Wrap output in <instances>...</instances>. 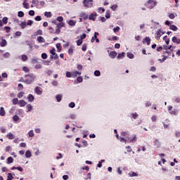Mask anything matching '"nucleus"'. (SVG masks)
<instances>
[{
  "mask_svg": "<svg viewBox=\"0 0 180 180\" xmlns=\"http://www.w3.org/2000/svg\"><path fill=\"white\" fill-rule=\"evenodd\" d=\"M76 23H77V22H75V21H73V20H69V22H68V25H69L70 26H72V27H74Z\"/></svg>",
  "mask_w": 180,
  "mask_h": 180,
  "instance_id": "nucleus-33",
  "label": "nucleus"
},
{
  "mask_svg": "<svg viewBox=\"0 0 180 180\" xmlns=\"http://www.w3.org/2000/svg\"><path fill=\"white\" fill-rule=\"evenodd\" d=\"M35 35H43V31L41 30H37V32H35Z\"/></svg>",
  "mask_w": 180,
  "mask_h": 180,
  "instance_id": "nucleus-39",
  "label": "nucleus"
},
{
  "mask_svg": "<svg viewBox=\"0 0 180 180\" xmlns=\"http://www.w3.org/2000/svg\"><path fill=\"white\" fill-rule=\"evenodd\" d=\"M20 26L22 29H25V27H27V25L25 22H22L20 24Z\"/></svg>",
  "mask_w": 180,
  "mask_h": 180,
  "instance_id": "nucleus-30",
  "label": "nucleus"
},
{
  "mask_svg": "<svg viewBox=\"0 0 180 180\" xmlns=\"http://www.w3.org/2000/svg\"><path fill=\"white\" fill-rule=\"evenodd\" d=\"M28 26H32L34 24V21L32 20H28V22L26 23Z\"/></svg>",
  "mask_w": 180,
  "mask_h": 180,
  "instance_id": "nucleus-62",
  "label": "nucleus"
},
{
  "mask_svg": "<svg viewBox=\"0 0 180 180\" xmlns=\"http://www.w3.org/2000/svg\"><path fill=\"white\" fill-rule=\"evenodd\" d=\"M120 30V27L117 26L113 28V32L114 33H117L119 32Z\"/></svg>",
  "mask_w": 180,
  "mask_h": 180,
  "instance_id": "nucleus-52",
  "label": "nucleus"
},
{
  "mask_svg": "<svg viewBox=\"0 0 180 180\" xmlns=\"http://www.w3.org/2000/svg\"><path fill=\"white\" fill-rule=\"evenodd\" d=\"M25 156L27 158H29L30 157H32V153L30 150H27L25 152Z\"/></svg>",
  "mask_w": 180,
  "mask_h": 180,
  "instance_id": "nucleus-26",
  "label": "nucleus"
},
{
  "mask_svg": "<svg viewBox=\"0 0 180 180\" xmlns=\"http://www.w3.org/2000/svg\"><path fill=\"white\" fill-rule=\"evenodd\" d=\"M77 81L78 83H82L83 82V79H82V77H78L77 78Z\"/></svg>",
  "mask_w": 180,
  "mask_h": 180,
  "instance_id": "nucleus-61",
  "label": "nucleus"
},
{
  "mask_svg": "<svg viewBox=\"0 0 180 180\" xmlns=\"http://www.w3.org/2000/svg\"><path fill=\"white\" fill-rule=\"evenodd\" d=\"M144 42L147 43V45H150V38L148 37H146L144 39Z\"/></svg>",
  "mask_w": 180,
  "mask_h": 180,
  "instance_id": "nucleus-27",
  "label": "nucleus"
},
{
  "mask_svg": "<svg viewBox=\"0 0 180 180\" xmlns=\"http://www.w3.org/2000/svg\"><path fill=\"white\" fill-rule=\"evenodd\" d=\"M167 59H168V56L163 55V58L162 59H159L158 60L160 61L161 63H162V62L165 61Z\"/></svg>",
  "mask_w": 180,
  "mask_h": 180,
  "instance_id": "nucleus-34",
  "label": "nucleus"
},
{
  "mask_svg": "<svg viewBox=\"0 0 180 180\" xmlns=\"http://www.w3.org/2000/svg\"><path fill=\"white\" fill-rule=\"evenodd\" d=\"M171 115H177V110L176 109H174L170 112Z\"/></svg>",
  "mask_w": 180,
  "mask_h": 180,
  "instance_id": "nucleus-56",
  "label": "nucleus"
},
{
  "mask_svg": "<svg viewBox=\"0 0 180 180\" xmlns=\"http://www.w3.org/2000/svg\"><path fill=\"white\" fill-rule=\"evenodd\" d=\"M49 30L50 31V34H57V33H56V31L54 30L53 27L49 26Z\"/></svg>",
  "mask_w": 180,
  "mask_h": 180,
  "instance_id": "nucleus-24",
  "label": "nucleus"
},
{
  "mask_svg": "<svg viewBox=\"0 0 180 180\" xmlns=\"http://www.w3.org/2000/svg\"><path fill=\"white\" fill-rule=\"evenodd\" d=\"M56 48H57V51H58V52L62 51V46H61V44L58 43V44H56Z\"/></svg>",
  "mask_w": 180,
  "mask_h": 180,
  "instance_id": "nucleus-19",
  "label": "nucleus"
},
{
  "mask_svg": "<svg viewBox=\"0 0 180 180\" xmlns=\"http://www.w3.org/2000/svg\"><path fill=\"white\" fill-rule=\"evenodd\" d=\"M26 109H27V112H30L33 109V107L32 106L31 104H27Z\"/></svg>",
  "mask_w": 180,
  "mask_h": 180,
  "instance_id": "nucleus-20",
  "label": "nucleus"
},
{
  "mask_svg": "<svg viewBox=\"0 0 180 180\" xmlns=\"http://www.w3.org/2000/svg\"><path fill=\"white\" fill-rule=\"evenodd\" d=\"M124 55H125V53L123 52L122 53H119L117 55V59L120 60V59H123L124 58Z\"/></svg>",
  "mask_w": 180,
  "mask_h": 180,
  "instance_id": "nucleus-23",
  "label": "nucleus"
},
{
  "mask_svg": "<svg viewBox=\"0 0 180 180\" xmlns=\"http://www.w3.org/2000/svg\"><path fill=\"white\" fill-rule=\"evenodd\" d=\"M127 139L129 143H134L137 141V136L135 134H132L131 137H127Z\"/></svg>",
  "mask_w": 180,
  "mask_h": 180,
  "instance_id": "nucleus-7",
  "label": "nucleus"
},
{
  "mask_svg": "<svg viewBox=\"0 0 180 180\" xmlns=\"http://www.w3.org/2000/svg\"><path fill=\"white\" fill-rule=\"evenodd\" d=\"M172 41L173 43H176L177 44H180V39L176 37H174L173 38H172Z\"/></svg>",
  "mask_w": 180,
  "mask_h": 180,
  "instance_id": "nucleus-11",
  "label": "nucleus"
},
{
  "mask_svg": "<svg viewBox=\"0 0 180 180\" xmlns=\"http://www.w3.org/2000/svg\"><path fill=\"white\" fill-rule=\"evenodd\" d=\"M129 176H131V177H134V176H139V174H137L136 172H132L131 173H129Z\"/></svg>",
  "mask_w": 180,
  "mask_h": 180,
  "instance_id": "nucleus-53",
  "label": "nucleus"
},
{
  "mask_svg": "<svg viewBox=\"0 0 180 180\" xmlns=\"http://www.w3.org/2000/svg\"><path fill=\"white\" fill-rule=\"evenodd\" d=\"M29 15H30V16H34V15H35L34 11H33V10L30 11Z\"/></svg>",
  "mask_w": 180,
  "mask_h": 180,
  "instance_id": "nucleus-64",
  "label": "nucleus"
},
{
  "mask_svg": "<svg viewBox=\"0 0 180 180\" xmlns=\"http://www.w3.org/2000/svg\"><path fill=\"white\" fill-rule=\"evenodd\" d=\"M34 92L40 96L43 94V89L39 86L34 87Z\"/></svg>",
  "mask_w": 180,
  "mask_h": 180,
  "instance_id": "nucleus-6",
  "label": "nucleus"
},
{
  "mask_svg": "<svg viewBox=\"0 0 180 180\" xmlns=\"http://www.w3.org/2000/svg\"><path fill=\"white\" fill-rule=\"evenodd\" d=\"M7 45L6 39H3L1 42H0V46L4 47Z\"/></svg>",
  "mask_w": 180,
  "mask_h": 180,
  "instance_id": "nucleus-18",
  "label": "nucleus"
},
{
  "mask_svg": "<svg viewBox=\"0 0 180 180\" xmlns=\"http://www.w3.org/2000/svg\"><path fill=\"white\" fill-rule=\"evenodd\" d=\"M83 43V40L82 39H77V46H81Z\"/></svg>",
  "mask_w": 180,
  "mask_h": 180,
  "instance_id": "nucleus-48",
  "label": "nucleus"
},
{
  "mask_svg": "<svg viewBox=\"0 0 180 180\" xmlns=\"http://www.w3.org/2000/svg\"><path fill=\"white\" fill-rule=\"evenodd\" d=\"M50 53L51 54L50 56V58L51 59H54V60H57L58 58V55L56 53V49H52L50 51Z\"/></svg>",
  "mask_w": 180,
  "mask_h": 180,
  "instance_id": "nucleus-5",
  "label": "nucleus"
},
{
  "mask_svg": "<svg viewBox=\"0 0 180 180\" xmlns=\"http://www.w3.org/2000/svg\"><path fill=\"white\" fill-rule=\"evenodd\" d=\"M18 16H19L20 18H23V17L25 16L24 12H22V11H19V12H18Z\"/></svg>",
  "mask_w": 180,
  "mask_h": 180,
  "instance_id": "nucleus-54",
  "label": "nucleus"
},
{
  "mask_svg": "<svg viewBox=\"0 0 180 180\" xmlns=\"http://www.w3.org/2000/svg\"><path fill=\"white\" fill-rule=\"evenodd\" d=\"M12 148L10 146H8L6 147V152H10L11 151Z\"/></svg>",
  "mask_w": 180,
  "mask_h": 180,
  "instance_id": "nucleus-63",
  "label": "nucleus"
},
{
  "mask_svg": "<svg viewBox=\"0 0 180 180\" xmlns=\"http://www.w3.org/2000/svg\"><path fill=\"white\" fill-rule=\"evenodd\" d=\"M173 51H174V49H172L170 50V51H165L164 52V54L167 53V56H170L171 54H172V52H173Z\"/></svg>",
  "mask_w": 180,
  "mask_h": 180,
  "instance_id": "nucleus-36",
  "label": "nucleus"
},
{
  "mask_svg": "<svg viewBox=\"0 0 180 180\" xmlns=\"http://www.w3.org/2000/svg\"><path fill=\"white\" fill-rule=\"evenodd\" d=\"M58 21H59L60 22H63V16H58L56 19Z\"/></svg>",
  "mask_w": 180,
  "mask_h": 180,
  "instance_id": "nucleus-60",
  "label": "nucleus"
},
{
  "mask_svg": "<svg viewBox=\"0 0 180 180\" xmlns=\"http://www.w3.org/2000/svg\"><path fill=\"white\" fill-rule=\"evenodd\" d=\"M27 100H28L30 102H33L34 101V96L32 94H29L27 96Z\"/></svg>",
  "mask_w": 180,
  "mask_h": 180,
  "instance_id": "nucleus-12",
  "label": "nucleus"
},
{
  "mask_svg": "<svg viewBox=\"0 0 180 180\" xmlns=\"http://www.w3.org/2000/svg\"><path fill=\"white\" fill-rule=\"evenodd\" d=\"M6 112L4 107L0 108V116H5Z\"/></svg>",
  "mask_w": 180,
  "mask_h": 180,
  "instance_id": "nucleus-21",
  "label": "nucleus"
},
{
  "mask_svg": "<svg viewBox=\"0 0 180 180\" xmlns=\"http://www.w3.org/2000/svg\"><path fill=\"white\" fill-rule=\"evenodd\" d=\"M39 58H34L32 59V64H37L38 63Z\"/></svg>",
  "mask_w": 180,
  "mask_h": 180,
  "instance_id": "nucleus-42",
  "label": "nucleus"
},
{
  "mask_svg": "<svg viewBox=\"0 0 180 180\" xmlns=\"http://www.w3.org/2000/svg\"><path fill=\"white\" fill-rule=\"evenodd\" d=\"M22 4H23L24 8H25V9H29V8H30V4H29L28 3H27V0H24Z\"/></svg>",
  "mask_w": 180,
  "mask_h": 180,
  "instance_id": "nucleus-16",
  "label": "nucleus"
},
{
  "mask_svg": "<svg viewBox=\"0 0 180 180\" xmlns=\"http://www.w3.org/2000/svg\"><path fill=\"white\" fill-rule=\"evenodd\" d=\"M70 108H74L75 107V103L72 102L68 104Z\"/></svg>",
  "mask_w": 180,
  "mask_h": 180,
  "instance_id": "nucleus-51",
  "label": "nucleus"
},
{
  "mask_svg": "<svg viewBox=\"0 0 180 180\" xmlns=\"http://www.w3.org/2000/svg\"><path fill=\"white\" fill-rule=\"evenodd\" d=\"M73 53H74V51H73L72 48L70 47V48L68 49V54H69L70 56H72Z\"/></svg>",
  "mask_w": 180,
  "mask_h": 180,
  "instance_id": "nucleus-46",
  "label": "nucleus"
},
{
  "mask_svg": "<svg viewBox=\"0 0 180 180\" xmlns=\"http://www.w3.org/2000/svg\"><path fill=\"white\" fill-rule=\"evenodd\" d=\"M82 145H83V146L84 147V148H86V147H87L88 146V142H87V141H82Z\"/></svg>",
  "mask_w": 180,
  "mask_h": 180,
  "instance_id": "nucleus-58",
  "label": "nucleus"
},
{
  "mask_svg": "<svg viewBox=\"0 0 180 180\" xmlns=\"http://www.w3.org/2000/svg\"><path fill=\"white\" fill-rule=\"evenodd\" d=\"M97 17V13H93L89 15V19L91 20L95 21Z\"/></svg>",
  "mask_w": 180,
  "mask_h": 180,
  "instance_id": "nucleus-10",
  "label": "nucleus"
},
{
  "mask_svg": "<svg viewBox=\"0 0 180 180\" xmlns=\"http://www.w3.org/2000/svg\"><path fill=\"white\" fill-rule=\"evenodd\" d=\"M24 94H25V93L23 91L20 92L18 94H17V97L18 98H22L24 96Z\"/></svg>",
  "mask_w": 180,
  "mask_h": 180,
  "instance_id": "nucleus-41",
  "label": "nucleus"
},
{
  "mask_svg": "<svg viewBox=\"0 0 180 180\" xmlns=\"http://www.w3.org/2000/svg\"><path fill=\"white\" fill-rule=\"evenodd\" d=\"M30 137H33L34 136V130H30L28 133Z\"/></svg>",
  "mask_w": 180,
  "mask_h": 180,
  "instance_id": "nucleus-47",
  "label": "nucleus"
},
{
  "mask_svg": "<svg viewBox=\"0 0 180 180\" xmlns=\"http://www.w3.org/2000/svg\"><path fill=\"white\" fill-rule=\"evenodd\" d=\"M19 117L17 115H15L13 117V120L14 122H18L19 120Z\"/></svg>",
  "mask_w": 180,
  "mask_h": 180,
  "instance_id": "nucleus-45",
  "label": "nucleus"
},
{
  "mask_svg": "<svg viewBox=\"0 0 180 180\" xmlns=\"http://www.w3.org/2000/svg\"><path fill=\"white\" fill-rule=\"evenodd\" d=\"M6 137L8 138V140H13V139H15V136L13 135L11 132L8 133L6 135Z\"/></svg>",
  "mask_w": 180,
  "mask_h": 180,
  "instance_id": "nucleus-15",
  "label": "nucleus"
},
{
  "mask_svg": "<svg viewBox=\"0 0 180 180\" xmlns=\"http://www.w3.org/2000/svg\"><path fill=\"white\" fill-rule=\"evenodd\" d=\"M63 99V96L62 95H57L56 96V101L58 102H60Z\"/></svg>",
  "mask_w": 180,
  "mask_h": 180,
  "instance_id": "nucleus-32",
  "label": "nucleus"
},
{
  "mask_svg": "<svg viewBox=\"0 0 180 180\" xmlns=\"http://www.w3.org/2000/svg\"><path fill=\"white\" fill-rule=\"evenodd\" d=\"M117 56V53L115 51H110V53H109V56L111 59H115Z\"/></svg>",
  "mask_w": 180,
  "mask_h": 180,
  "instance_id": "nucleus-9",
  "label": "nucleus"
},
{
  "mask_svg": "<svg viewBox=\"0 0 180 180\" xmlns=\"http://www.w3.org/2000/svg\"><path fill=\"white\" fill-rule=\"evenodd\" d=\"M127 57L129 58V59H133L134 57V55L131 53H127Z\"/></svg>",
  "mask_w": 180,
  "mask_h": 180,
  "instance_id": "nucleus-43",
  "label": "nucleus"
},
{
  "mask_svg": "<svg viewBox=\"0 0 180 180\" xmlns=\"http://www.w3.org/2000/svg\"><path fill=\"white\" fill-rule=\"evenodd\" d=\"M22 70H23V72H26V73H27V72H30V69H29L28 68L25 67V66H24V67L22 68Z\"/></svg>",
  "mask_w": 180,
  "mask_h": 180,
  "instance_id": "nucleus-50",
  "label": "nucleus"
},
{
  "mask_svg": "<svg viewBox=\"0 0 180 180\" xmlns=\"http://www.w3.org/2000/svg\"><path fill=\"white\" fill-rule=\"evenodd\" d=\"M21 59L24 62L27 61V55H22Z\"/></svg>",
  "mask_w": 180,
  "mask_h": 180,
  "instance_id": "nucleus-40",
  "label": "nucleus"
},
{
  "mask_svg": "<svg viewBox=\"0 0 180 180\" xmlns=\"http://www.w3.org/2000/svg\"><path fill=\"white\" fill-rule=\"evenodd\" d=\"M169 29L174 32H176L178 30V27L174 25H171Z\"/></svg>",
  "mask_w": 180,
  "mask_h": 180,
  "instance_id": "nucleus-25",
  "label": "nucleus"
},
{
  "mask_svg": "<svg viewBox=\"0 0 180 180\" xmlns=\"http://www.w3.org/2000/svg\"><path fill=\"white\" fill-rule=\"evenodd\" d=\"M65 75H66L67 77H69V78L73 77L72 72H66Z\"/></svg>",
  "mask_w": 180,
  "mask_h": 180,
  "instance_id": "nucleus-38",
  "label": "nucleus"
},
{
  "mask_svg": "<svg viewBox=\"0 0 180 180\" xmlns=\"http://www.w3.org/2000/svg\"><path fill=\"white\" fill-rule=\"evenodd\" d=\"M164 34V32L161 31V30H159L156 32L155 39L156 40H160L162 35Z\"/></svg>",
  "mask_w": 180,
  "mask_h": 180,
  "instance_id": "nucleus-8",
  "label": "nucleus"
},
{
  "mask_svg": "<svg viewBox=\"0 0 180 180\" xmlns=\"http://www.w3.org/2000/svg\"><path fill=\"white\" fill-rule=\"evenodd\" d=\"M131 117H132V118H134V120H136V117H139V114H137L136 112L132 113Z\"/></svg>",
  "mask_w": 180,
  "mask_h": 180,
  "instance_id": "nucleus-57",
  "label": "nucleus"
},
{
  "mask_svg": "<svg viewBox=\"0 0 180 180\" xmlns=\"http://www.w3.org/2000/svg\"><path fill=\"white\" fill-rule=\"evenodd\" d=\"M157 4L153 0H148V1L146 3V6L149 8V10H151Z\"/></svg>",
  "mask_w": 180,
  "mask_h": 180,
  "instance_id": "nucleus-4",
  "label": "nucleus"
},
{
  "mask_svg": "<svg viewBox=\"0 0 180 180\" xmlns=\"http://www.w3.org/2000/svg\"><path fill=\"white\" fill-rule=\"evenodd\" d=\"M13 177L11 173H8L7 180H13Z\"/></svg>",
  "mask_w": 180,
  "mask_h": 180,
  "instance_id": "nucleus-44",
  "label": "nucleus"
},
{
  "mask_svg": "<svg viewBox=\"0 0 180 180\" xmlns=\"http://www.w3.org/2000/svg\"><path fill=\"white\" fill-rule=\"evenodd\" d=\"M45 16L47 18H50L52 17V13L51 12H46L45 13Z\"/></svg>",
  "mask_w": 180,
  "mask_h": 180,
  "instance_id": "nucleus-35",
  "label": "nucleus"
},
{
  "mask_svg": "<svg viewBox=\"0 0 180 180\" xmlns=\"http://www.w3.org/2000/svg\"><path fill=\"white\" fill-rule=\"evenodd\" d=\"M24 77L27 78L25 79V83L27 84L33 83V82L36 79V76L33 73L25 75Z\"/></svg>",
  "mask_w": 180,
  "mask_h": 180,
  "instance_id": "nucleus-1",
  "label": "nucleus"
},
{
  "mask_svg": "<svg viewBox=\"0 0 180 180\" xmlns=\"http://www.w3.org/2000/svg\"><path fill=\"white\" fill-rule=\"evenodd\" d=\"M62 27H65V23L64 22H58L56 24V32L57 34H60V29Z\"/></svg>",
  "mask_w": 180,
  "mask_h": 180,
  "instance_id": "nucleus-2",
  "label": "nucleus"
},
{
  "mask_svg": "<svg viewBox=\"0 0 180 180\" xmlns=\"http://www.w3.org/2000/svg\"><path fill=\"white\" fill-rule=\"evenodd\" d=\"M18 104L20 107H25L27 105V103L25 102V100H20Z\"/></svg>",
  "mask_w": 180,
  "mask_h": 180,
  "instance_id": "nucleus-13",
  "label": "nucleus"
},
{
  "mask_svg": "<svg viewBox=\"0 0 180 180\" xmlns=\"http://www.w3.org/2000/svg\"><path fill=\"white\" fill-rule=\"evenodd\" d=\"M15 169H17V170H18L20 172H24V169L22 168L21 167H13L11 168V170H15Z\"/></svg>",
  "mask_w": 180,
  "mask_h": 180,
  "instance_id": "nucleus-14",
  "label": "nucleus"
},
{
  "mask_svg": "<svg viewBox=\"0 0 180 180\" xmlns=\"http://www.w3.org/2000/svg\"><path fill=\"white\" fill-rule=\"evenodd\" d=\"M121 136H123V137L128 138L129 137V132L128 131H122L121 133Z\"/></svg>",
  "mask_w": 180,
  "mask_h": 180,
  "instance_id": "nucleus-28",
  "label": "nucleus"
},
{
  "mask_svg": "<svg viewBox=\"0 0 180 180\" xmlns=\"http://www.w3.org/2000/svg\"><path fill=\"white\" fill-rule=\"evenodd\" d=\"M13 158H12V157H8V158H7L6 164H7V165H10V164L13 163Z\"/></svg>",
  "mask_w": 180,
  "mask_h": 180,
  "instance_id": "nucleus-22",
  "label": "nucleus"
},
{
  "mask_svg": "<svg viewBox=\"0 0 180 180\" xmlns=\"http://www.w3.org/2000/svg\"><path fill=\"white\" fill-rule=\"evenodd\" d=\"M19 100H18V98H14L13 99V105H17V104H19Z\"/></svg>",
  "mask_w": 180,
  "mask_h": 180,
  "instance_id": "nucleus-29",
  "label": "nucleus"
},
{
  "mask_svg": "<svg viewBox=\"0 0 180 180\" xmlns=\"http://www.w3.org/2000/svg\"><path fill=\"white\" fill-rule=\"evenodd\" d=\"M94 75H95L96 77H100V75H101V72L98 71V70H96V71L94 72Z\"/></svg>",
  "mask_w": 180,
  "mask_h": 180,
  "instance_id": "nucleus-55",
  "label": "nucleus"
},
{
  "mask_svg": "<svg viewBox=\"0 0 180 180\" xmlns=\"http://www.w3.org/2000/svg\"><path fill=\"white\" fill-rule=\"evenodd\" d=\"M83 51H87V44H84L82 48Z\"/></svg>",
  "mask_w": 180,
  "mask_h": 180,
  "instance_id": "nucleus-49",
  "label": "nucleus"
},
{
  "mask_svg": "<svg viewBox=\"0 0 180 180\" xmlns=\"http://www.w3.org/2000/svg\"><path fill=\"white\" fill-rule=\"evenodd\" d=\"M73 75V77H78V75H81V72H78V71H75L74 72H72Z\"/></svg>",
  "mask_w": 180,
  "mask_h": 180,
  "instance_id": "nucleus-31",
  "label": "nucleus"
},
{
  "mask_svg": "<svg viewBox=\"0 0 180 180\" xmlns=\"http://www.w3.org/2000/svg\"><path fill=\"white\" fill-rule=\"evenodd\" d=\"M37 41L39 43H45L46 40L44 39V38H43V37H38Z\"/></svg>",
  "mask_w": 180,
  "mask_h": 180,
  "instance_id": "nucleus-17",
  "label": "nucleus"
},
{
  "mask_svg": "<svg viewBox=\"0 0 180 180\" xmlns=\"http://www.w3.org/2000/svg\"><path fill=\"white\" fill-rule=\"evenodd\" d=\"M81 16L83 17V19H84V20H87L88 18H89L88 15H87V14H85V13H82L81 14Z\"/></svg>",
  "mask_w": 180,
  "mask_h": 180,
  "instance_id": "nucleus-37",
  "label": "nucleus"
},
{
  "mask_svg": "<svg viewBox=\"0 0 180 180\" xmlns=\"http://www.w3.org/2000/svg\"><path fill=\"white\" fill-rule=\"evenodd\" d=\"M47 57H48V56H47L46 53H42V54H41V58H42L43 60H46V59H47Z\"/></svg>",
  "mask_w": 180,
  "mask_h": 180,
  "instance_id": "nucleus-59",
  "label": "nucleus"
},
{
  "mask_svg": "<svg viewBox=\"0 0 180 180\" xmlns=\"http://www.w3.org/2000/svg\"><path fill=\"white\" fill-rule=\"evenodd\" d=\"M84 7L90 8L93 6V0H83Z\"/></svg>",
  "mask_w": 180,
  "mask_h": 180,
  "instance_id": "nucleus-3",
  "label": "nucleus"
}]
</instances>
